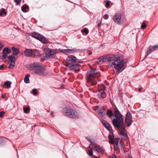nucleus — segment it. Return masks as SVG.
Listing matches in <instances>:
<instances>
[{
    "mask_svg": "<svg viewBox=\"0 0 158 158\" xmlns=\"http://www.w3.org/2000/svg\"><path fill=\"white\" fill-rule=\"evenodd\" d=\"M114 114L113 111L111 110H107L106 113V114L110 118H111L112 116L115 117L112 120V123L113 126L118 128H120L119 133L120 134L128 138L127 135L126 133V126L124 123V116L121 114L117 108H114Z\"/></svg>",
    "mask_w": 158,
    "mask_h": 158,
    "instance_id": "1",
    "label": "nucleus"
},
{
    "mask_svg": "<svg viewBox=\"0 0 158 158\" xmlns=\"http://www.w3.org/2000/svg\"><path fill=\"white\" fill-rule=\"evenodd\" d=\"M105 61L109 62V65L112 68L115 69L117 72H121L125 68L126 62H124L122 56L116 57L112 55L102 56L97 61L98 64H102Z\"/></svg>",
    "mask_w": 158,
    "mask_h": 158,
    "instance_id": "2",
    "label": "nucleus"
},
{
    "mask_svg": "<svg viewBox=\"0 0 158 158\" xmlns=\"http://www.w3.org/2000/svg\"><path fill=\"white\" fill-rule=\"evenodd\" d=\"M100 73L96 69H91L87 71L86 76V80L87 85L94 86L96 85L97 81H100Z\"/></svg>",
    "mask_w": 158,
    "mask_h": 158,
    "instance_id": "3",
    "label": "nucleus"
},
{
    "mask_svg": "<svg viewBox=\"0 0 158 158\" xmlns=\"http://www.w3.org/2000/svg\"><path fill=\"white\" fill-rule=\"evenodd\" d=\"M29 69L32 74L43 76H46L47 74L43 64L39 62H34L31 63L29 65Z\"/></svg>",
    "mask_w": 158,
    "mask_h": 158,
    "instance_id": "4",
    "label": "nucleus"
},
{
    "mask_svg": "<svg viewBox=\"0 0 158 158\" xmlns=\"http://www.w3.org/2000/svg\"><path fill=\"white\" fill-rule=\"evenodd\" d=\"M63 112L64 115L70 118H75L78 117L77 113L74 110L66 107L63 109Z\"/></svg>",
    "mask_w": 158,
    "mask_h": 158,
    "instance_id": "5",
    "label": "nucleus"
},
{
    "mask_svg": "<svg viewBox=\"0 0 158 158\" xmlns=\"http://www.w3.org/2000/svg\"><path fill=\"white\" fill-rule=\"evenodd\" d=\"M98 86L99 91V93L97 95L98 98L100 99L105 98L106 96V94L104 92L106 89L105 85L102 84L98 85Z\"/></svg>",
    "mask_w": 158,
    "mask_h": 158,
    "instance_id": "6",
    "label": "nucleus"
},
{
    "mask_svg": "<svg viewBox=\"0 0 158 158\" xmlns=\"http://www.w3.org/2000/svg\"><path fill=\"white\" fill-rule=\"evenodd\" d=\"M32 36L34 38L40 40L43 44H46L48 43L47 40L42 35L36 32H34L32 34Z\"/></svg>",
    "mask_w": 158,
    "mask_h": 158,
    "instance_id": "7",
    "label": "nucleus"
},
{
    "mask_svg": "<svg viewBox=\"0 0 158 158\" xmlns=\"http://www.w3.org/2000/svg\"><path fill=\"white\" fill-rule=\"evenodd\" d=\"M77 58L73 55L69 56L67 58L65 64L67 67L77 62Z\"/></svg>",
    "mask_w": 158,
    "mask_h": 158,
    "instance_id": "8",
    "label": "nucleus"
},
{
    "mask_svg": "<svg viewBox=\"0 0 158 158\" xmlns=\"http://www.w3.org/2000/svg\"><path fill=\"white\" fill-rule=\"evenodd\" d=\"M70 70L75 71H79L80 70L81 65L77 62L72 64L71 65L67 66Z\"/></svg>",
    "mask_w": 158,
    "mask_h": 158,
    "instance_id": "9",
    "label": "nucleus"
},
{
    "mask_svg": "<svg viewBox=\"0 0 158 158\" xmlns=\"http://www.w3.org/2000/svg\"><path fill=\"white\" fill-rule=\"evenodd\" d=\"M121 17L122 16L120 14L117 13L115 15L113 20L115 23L119 24L121 23Z\"/></svg>",
    "mask_w": 158,
    "mask_h": 158,
    "instance_id": "10",
    "label": "nucleus"
},
{
    "mask_svg": "<svg viewBox=\"0 0 158 158\" xmlns=\"http://www.w3.org/2000/svg\"><path fill=\"white\" fill-rule=\"evenodd\" d=\"M102 123L104 125V127L109 131L111 132L112 130L111 126L106 121L103 120H102Z\"/></svg>",
    "mask_w": 158,
    "mask_h": 158,
    "instance_id": "11",
    "label": "nucleus"
},
{
    "mask_svg": "<svg viewBox=\"0 0 158 158\" xmlns=\"http://www.w3.org/2000/svg\"><path fill=\"white\" fill-rule=\"evenodd\" d=\"M45 51L46 54L49 56L53 55L56 52V50L51 49L49 48L47 49Z\"/></svg>",
    "mask_w": 158,
    "mask_h": 158,
    "instance_id": "12",
    "label": "nucleus"
},
{
    "mask_svg": "<svg viewBox=\"0 0 158 158\" xmlns=\"http://www.w3.org/2000/svg\"><path fill=\"white\" fill-rule=\"evenodd\" d=\"M63 52L66 53H73L77 52L78 50L77 49H66L63 50Z\"/></svg>",
    "mask_w": 158,
    "mask_h": 158,
    "instance_id": "13",
    "label": "nucleus"
},
{
    "mask_svg": "<svg viewBox=\"0 0 158 158\" xmlns=\"http://www.w3.org/2000/svg\"><path fill=\"white\" fill-rule=\"evenodd\" d=\"M13 52V55L16 56L19 54L20 51L19 50L14 47H12L11 48Z\"/></svg>",
    "mask_w": 158,
    "mask_h": 158,
    "instance_id": "14",
    "label": "nucleus"
},
{
    "mask_svg": "<svg viewBox=\"0 0 158 158\" xmlns=\"http://www.w3.org/2000/svg\"><path fill=\"white\" fill-rule=\"evenodd\" d=\"M25 55L28 56H31L32 54V50L31 49H27L25 50L24 52Z\"/></svg>",
    "mask_w": 158,
    "mask_h": 158,
    "instance_id": "15",
    "label": "nucleus"
},
{
    "mask_svg": "<svg viewBox=\"0 0 158 158\" xmlns=\"http://www.w3.org/2000/svg\"><path fill=\"white\" fill-rule=\"evenodd\" d=\"M133 122L132 119H125V124L127 125L128 127H130L132 124V123Z\"/></svg>",
    "mask_w": 158,
    "mask_h": 158,
    "instance_id": "16",
    "label": "nucleus"
},
{
    "mask_svg": "<svg viewBox=\"0 0 158 158\" xmlns=\"http://www.w3.org/2000/svg\"><path fill=\"white\" fill-rule=\"evenodd\" d=\"M11 52V50L7 48H4L2 51V53L3 54H5L7 55L9 54Z\"/></svg>",
    "mask_w": 158,
    "mask_h": 158,
    "instance_id": "17",
    "label": "nucleus"
},
{
    "mask_svg": "<svg viewBox=\"0 0 158 158\" xmlns=\"http://www.w3.org/2000/svg\"><path fill=\"white\" fill-rule=\"evenodd\" d=\"M30 76V75L29 74H27L26 75L24 79V81L25 83L28 84L29 83V77Z\"/></svg>",
    "mask_w": 158,
    "mask_h": 158,
    "instance_id": "18",
    "label": "nucleus"
},
{
    "mask_svg": "<svg viewBox=\"0 0 158 158\" xmlns=\"http://www.w3.org/2000/svg\"><path fill=\"white\" fill-rule=\"evenodd\" d=\"M11 82L7 81H5L4 83V85L5 86H6V87H5V88H10L11 87Z\"/></svg>",
    "mask_w": 158,
    "mask_h": 158,
    "instance_id": "19",
    "label": "nucleus"
},
{
    "mask_svg": "<svg viewBox=\"0 0 158 158\" xmlns=\"http://www.w3.org/2000/svg\"><path fill=\"white\" fill-rule=\"evenodd\" d=\"M94 148L98 152L101 153L102 154H103V153L104 151H103L102 148H100V147L96 146H94Z\"/></svg>",
    "mask_w": 158,
    "mask_h": 158,
    "instance_id": "20",
    "label": "nucleus"
},
{
    "mask_svg": "<svg viewBox=\"0 0 158 158\" xmlns=\"http://www.w3.org/2000/svg\"><path fill=\"white\" fill-rule=\"evenodd\" d=\"M108 139L109 140V142L110 143L114 144V137H113L110 135H109L108 136Z\"/></svg>",
    "mask_w": 158,
    "mask_h": 158,
    "instance_id": "21",
    "label": "nucleus"
},
{
    "mask_svg": "<svg viewBox=\"0 0 158 158\" xmlns=\"http://www.w3.org/2000/svg\"><path fill=\"white\" fill-rule=\"evenodd\" d=\"M132 119V115L131 113L129 111H128L125 115V119Z\"/></svg>",
    "mask_w": 158,
    "mask_h": 158,
    "instance_id": "22",
    "label": "nucleus"
},
{
    "mask_svg": "<svg viewBox=\"0 0 158 158\" xmlns=\"http://www.w3.org/2000/svg\"><path fill=\"white\" fill-rule=\"evenodd\" d=\"M14 55H12L10 56H9L8 57V59L10 61V62H15V58L14 57Z\"/></svg>",
    "mask_w": 158,
    "mask_h": 158,
    "instance_id": "23",
    "label": "nucleus"
},
{
    "mask_svg": "<svg viewBox=\"0 0 158 158\" xmlns=\"http://www.w3.org/2000/svg\"><path fill=\"white\" fill-rule=\"evenodd\" d=\"M28 8V6L26 5H24L22 7V10L24 12H27L26 9Z\"/></svg>",
    "mask_w": 158,
    "mask_h": 158,
    "instance_id": "24",
    "label": "nucleus"
},
{
    "mask_svg": "<svg viewBox=\"0 0 158 158\" xmlns=\"http://www.w3.org/2000/svg\"><path fill=\"white\" fill-rule=\"evenodd\" d=\"M99 114L103 118H106V113L100 111L99 112Z\"/></svg>",
    "mask_w": 158,
    "mask_h": 158,
    "instance_id": "25",
    "label": "nucleus"
},
{
    "mask_svg": "<svg viewBox=\"0 0 158 158\" xmlns=\"http://www.w3.org/2000/svg\"><path fill=\"white\" fill-rule=\"evenodd\" d=\"M23 110L24 113H27L30 110V108L28 107H25L23 108Z\"/></svg>",
    "mask_w": 158,
    "mask_h": 158,
    "instance_id": "26",
    "label": "nucleus"
},
{
    "mask_svg": "<svg viewBox=\"0 0 158 158\" xmlns=\"http://www.w3.org/2000/svg\"><path fill=\"white\" fill-rule=\"evenodd\" d=\"M6 14V12L5 11V10L4 8H2L0 12V15L2 16L3 14L5 15Z\"/></svg>",
    "mask_w": 158,
    "mask_h": 158,
    "instance_id": "27",
    "label": "nucleus"
},
{
    "mask_svg": "<svg viewBox=\"0 0 158 158\" xmlns=\"http://www.w3.org/2000/svg\"><path fill=\"white\" fill-rule=\"evenodd\" d=\"M15 65V62H10V63L9 65L8 68L10 69H12L14 67Z\"/></svg>",
    "mask_w": 158,
    "mask_h": 158,
    "instance_id": "28",
    "label": "nucleus"
},
{
    "mask_svg": "<svg viewBox=\"0 0 158 158\" xmlns=\"http://www.w3.org/2000/svg\"><path fill=\"white\" fill-rule=\"evenodd\" d=\"M82 31L84 33H85L86 35L88 34L89 32V30L86 28H85Z\"/></svg>",
    "mask_w": 158,
    "mask_h": 158,
    "instance_id": "29",
    "label": "nucleus"
},
{
    "mask_svg": "<svg viewBox=\"0 0 158 158\" xmlns=\"http://www.w3.org/2000/svg\"><path fill=\"white\" fill-rule=\"evenodd\" d=\"M149 50H150V52H153L155 50L154 46H150L149 47Z\"/></svg>",
    "mask_w": 158,
    "mask_h": 158,
    "instance_id": "30",
    "label": "nucleus"
},
{
    "mask_svg": "<svg viewBox=\"0 0 158 158\" xmlns=\"http://www.w3.org/2000/svg\"><path fill=\"white\" fill-rule=\"evenodd\" d=\"M147 26V25L146 24V23L144 22H143L141 25V27L142 29H145L146 27Z\"/></svg>",
    "mask_w": 158,
    "mask_h": 158,
    "instance_id": "31",
    "label": "nucleus"
},
{
    "mask_svg": "<svg viewBox=\"0 0 158 158\" xmlns=\"http://www.w3.org/2000/svg\"><path fill=\"white\" fill-rule=\"evenodd\" d=\"M32 94L34 95H36L37 94V89H34L32 90Z\"/></svg>",
    "mask_w": 158,
    "mask_h": 158,
    "instance_id": "32",
    "label": "nucleus"
},
{
    "mask_svg": "<svg viewBox=\"0 0 158 158\" xmlns=\"http://www.w3.org/2000/svg\"><path fill=\"white\" fill-rule=\"evenodd\" d=\"M110 1H107L105 4V6L106 8H108L110 6Z\"/></svg>",
    "mask_w": 158,
    "mask_h": 158,
    "instance_id": "33",
    "label": "nucleus"
},
{
    "mask_svg": "<svg viewBox=\"0 0 158 158\" xmlns=\"http://www.w3.org/2000/svg\"><path fill=\"white\" fill-rule=\"evenodd\" d=\"M151 52H150V50H149V49L147 51V53L146 54L145 56L144 57V59H145L151 53Z\"/></svg>",
    "mask_w": 158,
    "mask_h": 158,
    "instance_id": "34",
    "label": "nucleus"
},
{
    "mask_svg": "<svg viewBox=\"0 0 158 158\" xmlns=\"http://www.w3.org/2000/svg\"><path fill=\"white\" fill-rule=\"evenodd\" d=\"M4 142V140L2 137L0 136V146L2 145V143Z\"/></svg>",
    "mask_w": 158,
    "mask_h": 158,
    "instance_id": "35",
    "label": "nucleus"
},
{
    "mask_svg": "<svg viewBox=\"0 0 158 158\" xmlns=\"http://www.w3.org/2000/svg\"><path fill=\"white\" fill-rule=\"evenodd\" d=\"M5 113L4 111H2V112L0 111V118L3 117V114Z\"/></svg>",
    "mask_w": 158,
    "mask_h": 158,
    "instance_id": "36",
    "label": "nucleus"
},
{
    "mask_svg": "<svg viewBox=\"0 0 158 158\" xmlns=\"http://www.w3.org/2000/svg\"><path fill=\"white\" fill-rule=\"evenodd\" d=\"M89 154L90 156H92L93 155V152L92 150H88Z\"/></svg>",
    "mask_w": 158,
    "mask_h": 158,
    "instance_id": "37",
    "label": "nucleus"
},
{
    "mask_svg": "<svg viewBox=\"0 0 158 158\" xmlns=\"http://www.w3.org/2000/svg\"><path fill=\"white\" fill-rule=\"evenodd\" d=\"M14 1L16 3L17 5H19L20 4L21 0H14Z\"/></svg>",
    "mask_w": 158,
    "mask_h": 158,
    "instance_id": "38",
    "label": "nucleus"
},
{
    "mask_svg": "<svg viewBox=\"0 0 158 158\" xmlns=\"http://www.w3.org/2000/svg\"><path fill=\"white\" fill-rule=\"evenodd\" d=\"M7 55L3 54L2 56V59L3 60L5 59L6 58Z\"/></svg>",
    "mask_w": 158,
    "mask_h": 158,
    "instance_id": "39",
    "label": "nucleus"
},
{
    "mask_svg": "<svg viewBox=\"0 0 158 158\" xmlns=\"http://www.w3.org/2000/svg\"><path fill=\"white\" fill-rule=\"evenodd\" d=\"M103 18L104 19H107L108 18V15L107 14H105L103 16Z\"/></svg>",
    "mask_w": 158,
    "mask_h": 158,
    "instance_id": "40",
    "label": "nucleus"
},
{
    "mask_svg": "<svg viewBox=\"0 0 158 158\" xmlns=\"http://www.w3.org/2000/svg\"><path fill=\"white\" fill-rule=\"evenodd\" d=\"M4 68V64H2L0 65V70H2Z\"/></svg>",
    "mask_w": 158,
    "mask_h": 158,
    "instance_id": "41",
    "label": "nucleus"
},
{
    "mask_svg": "<svg viewBox=\"0 0 158 158\" xmlns=\"http://www.w3.org/2000/svg\"><path fill=\"white\" fill-rule=\"evenodd\" d=\"M154 46L155 50L158 49V45H154Z\"/></svg>",
    "mask_w": 158,
    "mask_h": 158,
    "instance_id": "42",
    "label": "nucleus"
},
{
    "mask_svg": "<svg viewBox=\"0 0 158 158\" xmlns=\"http://www.w3.org/2000/svg\"><path fill=\"white\" fill-rule=\"evenodd\" d=\"M6 97V94H3L2 96V98H5Z\"/></svg>",
    "mask_w": 158,
    "mask_h": 158,
    "instance_id": "43",
    "label": "nucleus"
},
{
    "mask_svg": "<svg viewBox=\"0 0 158 158\" xmlns=\"http://www.w3.org/2000/svg\"><path fill=\"white\" fill-rule=\"evenodd\" d=\"M4 47V45H1V46H0V51H1V49H2Z\"/></svg>",
    "mask_w": 158,
    "mask_h": 158,
    "instance_id": "44",
    "label": "nucleus"
},
{
    "mask_svg": "<svg viewBox=\"0 0 158 158\" xmlns=\"http://www.w3.org/2000/svg\"><path fill=\"white\" fill-rule=\"evenodd\" d=\"M92 54V52H89V54H88V55H91Z\"/></svg>",
    "mask_w": 158,
    "mask_h": 158,
    "instance_id": "45",
    "label": "nucleus"
},
{
    "mask_svg": "<svg viewBox=\"0 0 158 158\" xmlns=\"http://www.w3.org/2000/svg\"><path fill=\"white\" fill-rule=\"evenodd\" d=\"M101 25V23L98 24V26L99 27H100Z\"/></svg>",
    "mask_w": 158,
    "mask_h": 158,
    "instance_id": "46",
    "label": "nucleus"
},
{
    "mask_svg": "<svg viewBox=\"0 0 158 158\" xmlns=\"http://www.w3.org/2000/svg\"><path fill=\"white\" fill-rule=\"evenodd\" d=\"M138 90L140 92L141 90V88H139L138 89Z\"/></svg>",
    "mask_w": 158,
    "mask_h": 158,
    "instance_id": "47",
    "label": "nucleus"
},
{
    "mask_svg": "<svg viewBox=\"0 0 158 158\" xmlns=\"http://www.w3.org/2000/svg\"><path fill=\"white\" fill-rule=\"evenodd\" d=\"M51 114L52 115H53V112H51Z\"/></svg>",
    "mask_w": 158,
    "mask_h": 158,
    "instance_id": "48",
    "label": "nucleus"
},
{
    "mask_svg": "<svg viewBox=\"0 0 158 158\" xmlns=\"http://www.w3.org/2000/svg\"><path fill=\"white\" fill-rule=\"evenodd\" d=\"M89 140L90 143H92V142L91 141V140L90 139H89Z\"/></svg>",
    "mask_w": 158,
    "mask_h": 158,
    "instance_id": "49",
    "label": "nucleus"
},
{
    "mask_svg": "<svg viewBox=\"0 0 158 158\" xmlns=\"http://www.w3.org/2000/svg\"><path fill=\"white\" fill-rule=\"evenodd\" d=\"M112 158H117L116 157V156H114L112 157Z\"/></svg>",
    "mask_w": 158,
    "mask_h": 158,
    "instance_id": "50",
    "label": "nucleus"
},
{
    "mask_svg": "<svg viewBox=\"0 0 158 158\" xmlns=\"http://www.w3.org/2000/svg\"><path fill=\"white\" fill-rule=\"evenodd\" d=\"M121 146L122 148H123V147L122 146V144H121Z\"/></svg>",
    "mask_w": 158,
    "mask_h": 158,
    "instance_id": "51",
    "label": "nucleus"
},
{
    "mask_svg": "<svg viewBox=\"0 0 158 158\" xmlns=\"http://www.w3.org/2000/svg\"><path fill=\"white\" fill-rule=\"evenodd\" d=\"M1 45H3L2 44V43L0 42V46H1Z\"/></svg>",
    "mask_w": 158,
    "mask_h": 158,
    "instance_id": "52",
    "label": "nucleus"
},
{
    "mask_svg": "<svg viewBox=\"0 0 158 158\" xmlns=\"http://www.w3.org/2000/svg\"><path fill=\"white\" fill-rule=\"evenodd\" d=\"M89 89L90 90H92V88H89Z\"/></svg>",
    "mask_w": 158,
    "mask_h": 158,
    "instance_id": "53",
    "label": "nucleus"
},
{
    "mask_svg": "<svg viewBox=\"0 0 158 158\" xmlns=\"http://www.w3.org/2000/svg\"><path fill=\"white\" fill-rule=\"evenodd\" d=\"M117 147H118V143H117Z\"/></svg>",
    "mask_w": 158,
    "mask_h": 158,
    "instance_id": "54",
    "label": "nucleus"
}]
</instances>
